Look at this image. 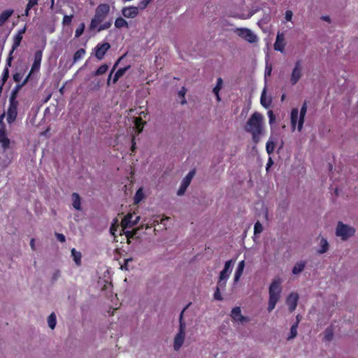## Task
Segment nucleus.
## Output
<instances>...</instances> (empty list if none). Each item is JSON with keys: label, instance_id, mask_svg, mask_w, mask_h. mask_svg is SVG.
<instances>
[{"label": "nucleus", "instance_id": "nucleus-1", "mask_svg": "<svg viewBox=\"0 0 358 358\" xmlns=\"http://www.w3.org/2000/svg\"><path fill=\"white\" fill-rule=\"evenodd\" d=\"M110 10L108 3H100L95 9L94 17L92 18L89 25L90 31L96 30L97 32L110 28L113 24L112 20L103 22Z\"/></svg>", "mask_w": 358, "mask_h": 358}, {"label": "nucleus", "instance_id": "nucleus-2", "mask_svg": "<svg viewBox=\"0 0 358 358\" xmlns=\"http://www.w3.org/2000/svg\"><path fill=\"white\" fill-rule=\"evenodd\" d=\"M263 119V115L261 113L255 112L250 117L244 127L246 132L251 134L252 141L255 145L260 141L264 131Z\"/></svg>", "mask_w": 358, "mask_h": 358}, {"label": "nucleus", "instance_id": "nucleus-3", "mask_svg": "<svg viewBox=\"0 0 358 358\" xmlns=\"http://www.w3.org/2000/svg\"><path fill=\"white\" fill-rule=\"evenodd\" d=\"M281 292V280L276 278L272 281L268 289L269 299L267 308L268 312H271L275 308L280 298Z\"/></svg>", "mask_w": 358, "mask_h": 358}, {"label": "nucleus", "instance_id": "nucleus-4", "mask_svg": "<svg viewBox=\"0 0 358 358\" xmlns=\"http://www.w3.org/2000/svg\"><path fill=\"white\" fill-rule=\"evenodd\" d=\"M190 303L187 305L181 311L180 314V318H179V330L177 334L176 335L174 338L173 341V348L176 351H178L180 348L182 347V344L184 343L185 337V329H186V324L183 320V315L184 312L186 310V309L189 307Z\"/></svg>", "mask_w": 358, "mask_h": 358}, {"label": "nucleus", "instance_id": "nucleus-5", "mask_svg": "<svg viewBox=\"0 0 358 358\" xmlns=\"http://www.w3.org/2000/svg\"><path fill=\"white\" fill-rule=\"evenodd\" d=\"M307 108H308L307 102L304 101V103H303V105L301 108V110H300L299 117L298 108H295L292 109L290 119H291V125H292V127L293 129H295V127H296V123L298 121V130L299 131H301L303 123H304V119H305V116H306V114L307 112Z\"/></svg>", "mask_w": 358, "mask_h": 358}, {"label": "nucleus", "instance_id": "nucleus-6", "mask_svg": "<svg viewBox=\"0 0 358 358\" xmlns=\"http://www.w3.org/2000/svg\"><path fill=\"white\" fill-rule=\"evenodd\" d=\"M355 233V229L353 227H349L341 222L338 223L336 234L338 236L341 237L343 240H347L348 238L352 236Z\"/></svg>", "mask_w": 358, "mask_h": 358}, {"label": "nucleus", "instance_id": "nucleus-7", "mask_svg": "<svg viewBox=\"0 0 358 358\" xmlns=\"http://www.w3.org/2000/svg\"><path fill=\"white\" fill-rule=\"evenodd\" d=\"M235 33L246 41L254 43L257 41V36L248 28H237Z\"/></svg>", "mask_w": 358, "mask_h": 358}, {"label": "nucleus", "instance_id": "nucleus-8", "mask_svg": "<svg viewBox=\"0 0 358 358\" xmlns=\"http://www.w3.org/2000/svg\"><path fill=\"white\" fill-rule=\"evenodd\" d=\"M18 104V101H9V106L7 110L6 117L7 122L9 124L13 123L16 120L17 116Z\"/></svg>", "mask_w": 358, "mask_h": 358}, {"label": "nucleus", "instance_id": "nucleus-9", "mask_svg": "<svg viewBox=\"0 0 358 358\" xmlns=\"http://www.w3.org/2000/svg\"><path fill=\"white\" fill-rule=\"evenodd\" d=\"M302 67L301 61L298 60L295 63L294 68L293 69L291 76L290 83L292 85H295L302 77Z\"/></svg>", "mask_w": 358, "mask_h": 358}, {"label": "nucleus", "instance_id": "nucleus-10", "mask_svg": "<svg viewBox=\"0 0 358 358\" xmlns=\"http://www.w3.org/2000/svg\"><path fill=\"white\" fill-rule=\"evenodd\" d=\"M110 48L109 43H98L94 48V55L99 60L103 59L108 50Z\"/></svg>", "mask_w": 358, "mask_h": 358}, {"label": "nucleus", "instance_id": "nucleus-11", "mask_svg": "<svg viewBox=\"0 0 358 358\" xmlns=\"http://www.w3.org/2000/svg\"><path fill=\"white\" fill-rule=\"evenodd\" d=\"M134 215L131 213H128L126 215L121 222V226L122 230H125L127 228H131L138 222L140 217L139 216H136L135 220H133Z\"/></svg>", "mask_w": 358, "mask_h": 358}, {"label": "nucleus", "instance_id": "nucleus-12", "mask_svg": "<svg viewBox=\"0 0 358 358\" xmlns=\"http://www.w3.org/2000/svg\"><path fill=\"white\" fill-rule=\"evenodd\" d=\"M194 171H191L188 173V174L185 177V178L183 179L182 182V184L180 187V188L178 189V192H177V194L179 195V196H181L182 194H184V193L185 192L187 187L189 185L192 180V178L194 177Z\"/></svg>", "mask_w": 358, "mask_h": 358}, {"label": "nucleus", "instance_id": "nucleus-13", "mask_svg": "<svg viewBox=\"0 0 358 358\" xmlns=\"http://www.w3.org/2000/svg\"><path fill=\"white\" fill-rule=\"evenodd\" d=\"M43 51L37 50L34 54V63L31 66V69L28 75H30V78L31 77V74L34 71H38L41 67V63L42 61Z\"/></svg>", "mask_w": 358, "mask_h": 358}, {"label": "nucleus", "instance_id": "nucleus-14", "mask_svg": "<svg viewBox=\"0 0 358 358\" xmlns=\"http://www.w3.org/2000/svg\"><path fill=\"white\" fill-rule=\"evenodd\" d=\"M299 300V295L296 293L292 292L286 299V303L289 307V310L292 313L296 308Z\"/></svg>", "mask_w": 358, "mask_h": 358}, {"label": "nucleus", "instance_id": "nucleus-15", "mask_svg": "<svg viewBox=\"0 0 358 358\" xmlns=\"http://www.w3.org/2000/svg\"><path fill=\"white\" fill-rule=\"evenodd\" d=\"M30 79V75H27V76L25 78V79L23 80V82L20 84H17L15 85L14 89L12 90L10 93V96L9 97V101H18L17 100V94L20 91V90L25 85L29 80Z\"/></svg>", "mask_w": 358, "mask_h": 358}, {"label": "nucleus", "instance_id": "nucleus-16", "mask_svg": "<svg viewBox=\"0 0 358 358\" xmlns=\"http://www.w3.org/2000/svg\"><path fill=\"white\" fill-rule=\"evenodd\" d=\"M234 264V262L232 259L228 260L225 262L224 268L220 273L221 279H228L229 278Z\"/></svg>", "mask_w": 358, "mask_h": 358}, {"label": "nucleus", "instance_id": "nucleus-17", "mask_svg": "<svg viewBox=\"0 0 358 358\" xmlns=\"http://www.w3.org/2000/svg\"><path fill=\"white\" fill-rule=\"evenodd\" d=\"M273 46L275 50L280 51L281 52H284L285 43V36L282 33H278Z\"/></svg>", "mask_w": 358, "mask_h": 358}, {"label": "nucleus", "instance_id": "nucleus-18", "mask_svg": "<svg viewBox=\"0 0 358 358\" xmlns=\"http://www.w3.org/2000/svg\"><path fill=\"white\" fill-rule=\"evenodd\" d=\"M138 6L125 7L122 10V15L127 18H134L138 14Z\"/></svg>", "mask_w": 358, "mask_h": 358}, {"label": "nucleus", "instance_id": "nucleus-19", "mask_svg": "<svg viewBox=\"0 0 358 358\" xmlns=\"http://www.w3.org/2000/svg\"><path fill=\"white\" fill-rule=\"evenodd\" d=\"M0 143L3 150H7L10 146V139L7 137L5 124L0 128Z\"/></svg>", "mask_w": 358, "mask_h": 358}, {"label": "nucleus", "instance_id": "nucleus-20", "mask_svg": "<svg viewBox=\"0 0 358 358\" xmlns=\"http://www.w3.org/2000/svg\"><path fill=\"white\" fill-rule=\"evenodd\" d=\"M231 316L233 320L237 322H243L248 321V319L241 315V310L238 306L232 309Z\"/></svg>", "mask_w": 358, "mask_h": 358}, {"label": "nucleus", "instance_id": "nucleus-21", "mask_svg": "<svg viewBox=\"0 0 358 358\" xmlns=\"http://www.w3.org/2000/svg\"><path fill=\"white\" fill-rule=\"evenodd\" d=\"M26 28L24 27L22 29L20 30L18 33L13 38V43L12 46V51L10 54L20 46V43L22 40V36L25 33Z\"/></svg>", "mask_w": 358, "mask_h": 358}, {"label": "nucleus", "instance_id": "nucleus-22", "mask_svg": "<svg viewBox=\"0 0 358 358\" xmlns=\"http://www.w3.org/2000/svg\"><path fill=\"white\" fill-rule=\"evenodd\" d=\"M244 268H245V261L242 260L238 263L236 270L235 271L234 278V283H236L239 281L241 275H243Z\"/></svg>", "mask_w": 358, "mask_h": 358}, {"label": "nucleus", "instance_id": "nucleus-23", "mask_svg": "<svg viewBox=\"0 0 358 358\" xmlns=\"http://www.w3.org/2000/svg\"><path fill=\"white\" fill-rule=\"evenodd\" d=\"M71 199H72V206L73 207L78 210H81V199L80 195L76 193L73 192L71 194Z\"/></svg>", "mask_w": 358, "mask_h": 358}, {"label": "nucleus", "instance_id": "nucleus-24", "mask_svg": "<svg viewBox=\"0 0 358 358\" xmlns=\"http://www.w3.org/2000/svg\"><path fill=\"white\" fill-rule=\"evenodd\" d=\"M14 10L13 9H8L3 11L0 14V27L8 20V18L13 15Z\"/></svg>", "mask_w": 358, "mask_h": 358}, {"label": "nucleus", "instance_id": "nucleus-25", "mask_svg": "<svg viewBox=\"0 0 358 358\" xmlns=\"http://www.w3.org/2000/svg\"><path fill=\"white\" fill-rule=\"evenodd\" d=\"M134 122L135 128L136 129V133L137 134H139L140 133L142 132L145 122L143 121L141 117H138L134 118Z\"/></svg>", "mask_w": 358, "mask_h": 358}, {"label": "nucleus", "instance_id": "nucleus-26", "mask_svg": "<svg viewBox=\"0 0 358 358\" xmlns=\"http://www.w3.org/2000/svg\"><path fill=\"white\" fill-rule=\"evenodd\" d=\"M306 264V262L305 261H300L296 262L292 268V273L294 275H298L301 273L305 268Z\"/></svg>", "mask_w": 358, "mask_h": 358}, {"label": "nucleus", "instance_id": "nucleus-27", "mask_svg": "<svg viewBox=\"0 0 358 358\" xmlns=\"http://www.w3.org/2000/svg\"><path fill=\"white\" fill-rule=\"evenodd\" d=\"M71 256L73 257V261L75 262L76 264L79 266L81 265V258L82 255L81 252L79 251H77L75 248L71 249Z\"/></svg>", "mask_w": 358, "mask_h": 358}, {"label": "nucleus", "instance_id": "nucleus-28", "mask_svg": "<svg viewBox=\"0 0 358 358\" xmlns=\"http://www.w3.org/2000/svg\"><path fill=\"white\" fill-rule=\"evenodd\" d=\"M130 68V66L120 68L115 73L114 77L113 78V83H116L117 80L126 73L127 69Z\"/></svg>", "mask_w": 358, "mask_h": 358}, {"label": "nucleus", "instance_id": "nucleus-29", "mask_svg": "<svg viewBox=\"0 0 358 358\" xmlns=\"http://www.w3.org/2000/svg\"><path fill=\"white\" fill-rule=\"evenodd\" d=\"M222 83H223L222 79L221 78H218L217 80L216 85L214 87V88L213 90V92L215 94V95L216 96L217 101H220L219 92H220V89L222 88Z\"/></svg>", "mask_w": 358, "mask_h": 358}, {"label": "nucleus", "instance_id": "nucleus-30", "mask_svg": "<svg viewBox=\"0 0 358 358\" xmlns=\"http://www.w3.org/2000/svg\"><path fill=\"white\" fill-rule=\"evenodd\" d=\"M9 78V70L8 66H6L3 71L1 80H0V90L2 89L3 86Z\"/></svg>", "mask_w": 358, "mask_h": 358}, {"label": "nucleus", "instance_id": "nucleus-31", "mask_svg": "<svg viewBox=\"0 0 358 358\" xmlns=\"http://www.w3.org/2000/svg\"><path fill=\"white\" fill-rule=\"evenodd\" d=\"M320 247V249L317 250L318 254L325 253L329 250V243L324 238H321Z\"/></svg>", "mask_w": 358, "mask_h": 358}, {"label": "nucleus", "instance_id": "nucleus-32", "mask_svg": "<svg viewBox=\"0 0 358 358\" xmlns=\"http://www.w3.org/2000/svg\"><path fill=\"white\" fill-rule=\"evenodd\" d=\"M86 51L84 48H80L73 55V63L77 62L85 55Z\"/></svg>", "mask_w": 358, "mask_h": 358}, {"label": "nucleus", "instance_id": "nucleus-33", "mask_svg": "<svg viewBox=\"0 0 358 358\" xmlns=\"http://www.w3.org/2000/svg\"><path fill=\"white\" fill-rule=\"evenodd\" d=\"M115 26L116 28L120 29L122 27H128L127 22L122 17H119L115 21Z\"/></svg>", "mask_w": 358, "mask_h": 358}, {"label": "nucleus", "instance_id": "nucleus-34", "mask_svg": "<svg viewBox=\"0 0 358 358\" xmlns=\"http://www.w3.org/2000/svg\"><path fill=\"white\" fill-rule=\"evenodd\" d=\"M48 326L51 329L55 328L57 324L56 315L55 313H52L48 317Z\"/></svg>", "mask_w": 358, "mask_h": 358}, {"label": "nucleus", "instance_id": "nucleus-35", "mask_svg": "<svg viewBox=\"0 0 358 358\" xmlns=\"http://www.w3.org/2000/svg\"><path fill=\"white\" fill-rule=\"evenodd\" d=\"M108 66L106 64H102L97 69L96 71H94L93 73V76H100V75H103L105 73H106V71H108Z\"/></svg>", "mask_w": 358, "mask_h": 358}, {"label": "nucleus", "instance_id": "nucleus-36", "mask_svg": "<svg viewBox=\"0 0 358 358\" xmlns=\"http://www.w3.org/2000/svg\"><path fill=\"white\" fill-rule=\"evenodd\" d=\"M299 320L296 321L290 329L289 336L287 338V340H291L295 338L297 335V329H298Z\"/></svg>", "mask_w": 358, "mask_h": 358}, {"label": "nucleus", "instance_id": "nucleus-37", "mask_svg": "<svg viewBox=\"0 0 358 358\" xmlns=\"http://www.w3.org/2000/svg\"><path fill=\"white\" fill-rule=\"evenodd\" d=\"M266 150L268 155H271L275 150V143L273 141L269 139L266 144Z\"/></svg>", "mask_w": 358, "mask_h": 358}, {"label": "nucleus", "instance_id": "nucleus-38", "mask_svg": "<svg viewBox=\"0 0 358 358\" xmlns=\"http://www.w3.org/2000/svg\"><path fill=\"white\" fill-rule=\"evenodd\" d=\"M85 29V24L84 22H81L78 27L76 29L75 31V38H79L84 32Z\"/></svg>", "mask_w": 358, "mask_h": 358}, {"label": "nucleus", "instance_id": "nucleus-39", "mask_svg": "<svg viewBox=\"0 0 358 358\" xmlns=\"http://www.w3.org/2000/svg\"><path fill=\"white\" fill-rule=\"evenodd\" d=\"M265 96H266V90L264 89L261 94L260 102H261V104L264 108H266L270 106L271 101H269L268 103H266Z\"/></svg>", "mask_w": 358, "mask_h": 358}, {"label": "nucleus", "instance_id": "nucleus-40", "mask_svg": "<svg viewBox=\"0 0 358 358\" xmlns=\"http://www.w3.org/2000/svg\"><path fill=\"white\" fill-rule=\"evenodd\" d=\"M263 226L259 221L256 222L254 226V234L257 235L262 232Z\"/></svg>", "mask_w": 358, "mask_h": 358}, {"label": "nucleus", "instance_id": "nucleus-41", "mask_svg": "<svg viewBox=\"0 0 358 358\" xmlns=\"http://www.w3.org/2000/svg\"><path fill=\"white\" fill-rule=\"evenodd\" d=\"M153 0H139L138 6L140 10H143L147 8V6Z\"/></svg>", "mask_w": 358, "mask_h": 358}, {"label": "nucleus", "instance_id": "nucleus-42", "mask_svg": "<svg viewBox=\"0 0 358 358\" xmlns=\"http://www.w3.org/2000/svg\"><path fill=\"white\" fill-rule=\"evenodd\" d=\"M143 197V193L141 189H138L135 194L134 196V201L135 203H139Z\"/></svg>", "mask_w": 358, "mask_h": 358}, {"label": "nucleus", "instance_id": "nucleus-43", "mask_svg": "<svg viewBox=\"0 0 358 358\" xmlns=\"http://www.w3.org/2000/svg\"><path fill=\"white\" fill-rule=\"evenodd\" d=\"M73 17V15H65L62 20V24L64 26L70 25L72 22Z\"/></svg>", "mask_w": 358, "mask_h": 358}, {"label": "nucleus", "instance_id": "nucleus-44", "mask_svg": "<svg viewBox=\"0 0 358 358\" xmlns=\"http://www.w3.org/2000/svg\"><path fill=\"white\" fill-rule=\"evenodd\" d=\"M333 336H334V334H333L332 329L330 328H327L325 331L324 339L326 341H329L332 340Z\"/></svg>", "mask_w": 358, "mask_h": 358}, {"label": "nucleus", "instance_id": "nucleus-45", "mask_svg": "<svg viewBox=\"0 0 358 358\" xmlns=\"http://www.w3.org/2000/svg\"><path fill=\"white\" fill-rule=\"evenodd\" d=\"M185 93H186V90H185V88L184 87H182V89L178 92V96L180 98L182 99V101H181V104L186 103V100H185Z\"/></svg>", "mask_w": 358, "mask_h": 358}, {"label": "nucleus", "instance_id": "nucleus-46", "mask_svg": "<svg viewBox=\"0 0 358 358\" xmlns=\"http://www.w3.org/2000/svg\"><path fill=\"white\" fill-rule=\"evenodd\" d=\"M227 280V279H221L220 276H219L217 287H219V289H224L226 287Z\"/></svg>", "mask_w": 358, "mask_h": 358}, {"label": "nucleus", "instance_id": "nucleus-47", "mask_svg": "<svg viewBox=\"0 0 358 358\" xmlns=\"http://www.w3.org/2000/svg\"><path fill=\"white\" fill-rule=\"evenodd\" d=\"M213 297L215 300H218V301L222 300V297L220 294V289H219V287H216V290L214 292Z\"/></svg>", "mask_w": 358, "mask_h": 358}, {"label": "nucleus", "instance_id": "nucleus-48", "mask_svg": "<svg viewBox=\"0 0 358 358\" xmlns=\"http://www.w3.org/2000/svg\"><path fill=\"white\" fill-rule=\"evenodd\" d=\"M124 231V234H125L126 237L129 239V238H133L135 234H136V230H132V231Z\"/></svg>", "mask_w": 358, "mask_h": 358}, {"label": "nucleus", "instance_id": "nucleus-49", "mask_svg": "<svg viewBox=\"0 0 358 358\" xmlns=\"http://www.w3.org/2000/svg\"><path fill=\"white\" fill-rule=\"evenodd\" d=\"M38 0H29L27 6L28 10H31L34 6L38 4Z\"/></svg>", "mask_w": 358, "mask_h": 358}, {"label": "nucleus", "instance_id": "nucleus-50", "mask_svg": "<svg viewBox=\"0 0 358 358\" xmlns=\"http://www.w3.org/2000/svg\"><path fill=\"white\" fill-rule=\"evenodd\" d=\"M133 261V259L132 258H127V259H124V264L121 265V268L122 269H125V270H128V264L129 262H131Z\"/></svg>", "mask_w": 358, "mask_h": 358}, {"label": "nucleus", "instance_id": "nucleus-51", "mask_svg": "<svg viewBox=\"0 0 358 358\" xmlns=\"http://www.w3.org/2000/svg\"><path fill=\"white\" fill-rule=\"evenodd\" d=\"M292 16H293V13H292V10H286L285 14V19L286 20V21H291Z\"/></svg>", "mask_w": 358, "mask_h": 358}, {"label": "nucleus", "instance_id": "nucleus-52", "mask_svg": "<svg viewBox=\"0 0 358 358\" xmlns=\"http://www.w3.org/2000/svg\"><path fill=\"white\" fill-rule=\"evenodd\" d=\"M55 236H56L57 239L61 243H64L66 241V238H65L64 235L62 234L55 233Z\"/></svg>", "mask_w": 358, "mask_h": 358}, {"label": "nucleus", "instance_id": "nucleus-53", "mask_svg": "<svg viewBox=\"0 0 358 358\" xmlns=\"http://www.w3.org/2000/svg\"><path fill=\"white\" fill-rule=\"evenodd\" d=\"M117 229H118V225L115 224H112V225L110 228V231L114 236L115 238L116 237L115 231H117Z\"/></svg>", "mask_w": 358, "mask_h": 358}, {"label": "nucleus", "instance_id": "nucleus-54", "mask_svg": "<svg viewBox=\"0 0 358 358\" xmlns=\"http://www.w3.org/2000/svg\"><path fill=\"white\" fill-rule=\"evenodd\" d=\"M268 118H269V123L272 124L274 122L275 119V116L273 114L272 110H269L268 112Z\"/></svg>", "mask_w": 358, "mask_h": 358}, {"label": "nucleus", "instance_id": "nucleus-55", "mask_svg": "<svg viewBox=\"0 0 358 358\" xmlns=\"http://www.w3.org/2000/svg\"><path fill=\"white\" fill-rule=\"evenodd\" d=\"M13 78L15 82L19 83L21 80L22 76L19 73H16L13 75Z\"/></svg>", "mask_w": 358, "mask_h": 358}, {"label": "nucleus", "instance_id": "nucleus-56", "mask_svg": "<svg viewBox=\"0 0 358 358\" xmlns=\"http://www.w3.org/2000/svg\"><path fill=\"white\" fill-rule=\"evenodd\" d=\"M135 150H136V141H135V136H134L131 138V152H134Z\"/></svg>", "mask_w": 358, "mask_h": 358}, {"label": "nucleus", "instance_id": "nucleus-57", "mask_svg": "<svg viewBox=\"0 0 358 358\" xmlns=\"http://www.w3.org/2000/svg\"><path fill=\"white\" fill-rule=\"evenodd\" d=\"M272 68L271 66H268L266 65V70H265V77L270 76L271 73Z\"/></svg>", "mask_w": 358, "mask_h": 358}, {"label": "nucleus", "instance_id": "nucleus-58", "mask_svg": "<svg viewBox=\"0 0 358 358\" xmlns=\"http://www.w3.org/2000/svg\"><path fill=\"white\" fill-rule=\"evenodd\" d=\"M117 62L115 63V64L113 66V69H112V71H110V74L108 76V80H107V85H110V79H111L112 73L115 70V69L117 66Z\"/></svg>", "mask_w": 358, "mask_h": 358}, {"label": "nucleus", "instance_id": "nucleus-59", "mask_svg": "<svg viewBox=\"0 0 358 358\" xmlns=\"http://www.w3.org/2000/svg\"><path fill=\"white\" fill-rule=\"evenodd\" d=\"M30 246L31 248V249L33 250H35L36 248H35V239L34 238H31V241H30Z\"/></svg>", "mask_w": 358, "mask_h": 358}, {"label": "nucleus", "instance_id": "nucleus-60", "mask_svg": "<svg viewBox=\"0 0 358 358\" xmlns=\"http://www.w3.org/2000/svg\"><path fill=\"white\" fill-rule=\"evenodd\" d=\"M13 58L11 56H9L7 59V61H6V66H8V68L9 66H10L11 65V61H12Z\"/></svg>", "mask_w": 358, "mask_h": 358}, {"label": "nucleus", "instance_id": "nucleus-61", "mask_svg": "<svg viewBox=\"0 0 358 358\" xmlns=\"http://www.w3.org/2000/svg\"><path fill=\"white\" fill-rule=\"evenodd\" d=\"M5 115H6V114H5L4 112L2 114L0 115V124L1 125V127L3 126V124H4L3 123V120L4 117H5Z\"/></svg>", "mask_w": 358, "mask_h": 358}, {"label": "nucleus", "instance_id": "nucleus-62", "mask_svg": "<svg viewBox=\"0 0 358 358\" xmlns=\"http://www.w3.org/2000/svg\"><path fill=\"white\" fill-rule=\"evenodd\" d=\"M324 20L327 21V22H330V17L328 16V15H326V16H322V17Z\"/></svg>", "mask_w": 358, "mask_h": 358}, {"label": "nucleus", "instance_id": "nucleus-63", "mask_svg": "<svg viewBox=\"0 0 358 358\" xmlns=\"http://www.w3.org/2000/svg\"><path fill=\"white\" fill-rule=\"evenodd\" d=\"M169 220V217H163L161 219V223L165 224L164 221Z\"/></svg>", "mask_w": 358, "mask_h": 358}, {"label": "nucleus", "instance_id": "nucleus-64", "mask_svg": "<svg viewBox=\"0 0 358 358\" xmlns=\"http://www.w3.org/2000/svg\"><path fill=\"white\" fill-rule=\"evenodd\" d=\"M29 10H28V8H27V6H26V9H25V11H24V15H25V16H29Z\"/></svg>", "mask_w": 358, "mask_h": 358}]
</instances>
